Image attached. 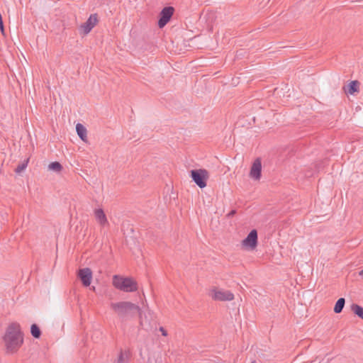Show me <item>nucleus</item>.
Wrapping results in <instances>:
<instances>
[{
  "label": "nucleus",
  "instance_id": "f257e3e1",
  "mask_svg": "<svg viewBox=\"0 0 363 363\" xmlns=\"http://www.w3.org/2000/svg\"><path fill=\"white\" fill-rule=\"evenodd\" d=\"M110 308L122 321L133 318L137 313L141 315V308L130 301L111 302Z\"/></svg>",
  "mask_w": 363,
  "mask_h": 363
},
{
  "label": "nucleus",
  "instance_id": "f03ea898",
  "mask_svg": "<svg viewBox=\"0 0 363 363\" xmlns=\"http://www.w3.org/2000/svg\"><path fill=\"white\" fill-rule=\"evenodd\" d=\"M4 340L8 352L13 353L18 351L23 342L20 325L17 323L9 325L4 335Z\"/></svg>",
  "mask_w": 363,
  "mask_h": 363
},
{
  "label": "nucleus",
  "instance_id": "7ed1b4c3",
  "mask_svg": "<svg viewBox=\"0 0 363 363\" xmlns=\"http://www.w3.org/2000/svg\"><path fill=\"white\" fill-rule=\"evenodd\" d=\"M113 285L118 289L125 292H134L138 290V283L130 277H122L118 275L113 277Z\"/></svg>",
  "mask_w": 363,
  "mask_h": 363
},
{
  "label": "nucleus",
  "instance_id": "20e7f679",
  "mask_svg": "<svg viewBox=\"0 0 363 363\" xmlns=\"http://www.w3.org/2000/svg\"><path fill=\"white\" fill-rule=\"evenodd\" d=\"M208 296L215 301H230L235 298L230 291L216 286H212L208 289Z\"/></svg>",
  "mask_w": 363,
  "mask_h": 363
},
{
  "label": "nucleus",
  "instance_id": "39448f33",
  "mask_svg": "<svg viewBox=\"0 0 363 363\" xmlns=\"http://www.w3.org/2000/svg\"><path fill=\"white\" fill-rule=\"evenodd\" d=\"M191 177L202 189L206 186V181L209 177V174L205 169H193L191 171Z\"/></svg>",
  "mask_w": 363,
  "mask_h": 363
},
{
  "label": "nucleus",
  "instance_id": "423d86ee",
  "mask_svg": "<svg viewBox=\"0 0 363 363\" xmlns=\"http://www.w3.org/2000/svg\"><path fill=\"white\" fill-rule=\"evenodd\" d=\"M242 247L247 250H254L257 246V232L252 230L241 242Z\"/></svg>",
  "mask_w": 363,
  "mask_h": 363
},
{
  "label": "nucleus",
  "instance_id": "0eeeda50",
  "mask_svg": "<svg viewBox=\"0 0 363 363\" xmlns=\"http://www.w3.org/2000/svg\"><path fill=\"white\" fill-rule=\"evenodd\" d=\"M174 8L172 6L164 7L160 13V19L158 21V26L163 28L170 20L173 13Z\"/></svg>",
  "mask_w": 363,
  "mask_h": 363
},
{
  "label": "nucleus",
  "instance_id": "6e6552de",
  "mask_svg": "<svg viewBox=\"0 0 363 363\" xmlns=\"http://www.w3.org/2000/svg\"><path fill=\"white\" fill-rule=\"evenodd\" d=\"M262 172V162L260 158H257L250 169V177L255 180H259Z\"/></svg>",
  "mask_w": 363,
  "mask_h": 363
},
{
  "label": "nucleus",
  "instance_id": "1a4fd4ad",
  "mask_svg": "<svg viewBox=\"0 0 363 363\" xmlns=\"http://www.w3.org/2000/svg\"><path fill=\"white\" fill-rule=\"evenodd\" d=\"M78 277L84 286H89L92 279V272L89 268H83L79 270Z\"/></svg>",
  "mask_w": 363,
  "mask_h": 363
},
{
  "label": "nucleus",
  "instance_id": "9d476101",
  "mask_svg": "<svg viewBox=\"0 0 363 363\" xmlns=\"http://www.w3.org/2000/svg\"><path fill=\"white\" fill-rule=\"evenodd\" d=\"M94 214L96 221L101 227L108 225L107 217L102 208L95 209L94 211Z\"/></svg>",
  "mask_w": 363,
  "mask_h": 363
},
{
  "label": "nucleus",
  "instance_id": "9b49d317",
  "mask_svg": "<svg viewBox=\"0 0 363 363\" xmlns=\"http://www.w3.org/2000/svg\"><path fill=\"white\" fill-rule=\"evenodd\" d=\"M98 21L96 14H92L89 16L85 23L82 25L81 28L83 29L85 34L89 33L91 29L95 26Z\"/></svg>",
  "mask_w": 363,
  "mask_h": 363
},
{
  "label": "nucleus",
  "instance_id": "f8f14e48",
  "mask_svg": "<svg viewBox=\"0 0 363 363\" xmlns=\"http://www.w3.org/2000/svg\"><path fill=\"white\" fill-rule=\"evenodd\" d=\"M76 130L79 137L84 142L87 141V130L86 128L81 123H77L76 125Z\"/></svg>",
  "mask_w": 363,
  "mask_h": 363
},
{
  "label": "nucleus",
  "instance_id": "ddd939ff",
  "mask_svg": "<svg viewBox=\"0 0 363 363\" xmlns=\"http://www.w3.org/2000/svg\"><path fill=\"white\" fill-rule=\"evenodd\" d=\"M359 91V82L358 81H352L348 84V93L350 94H353L355 92Z\"/></svg>",
  "mask_w": 363,
  "mask_h": 363
},
{
  "label": "nucleus",
  "instance_id": "4468645a",
  "mask_svg": "<svg viewBox=\"0 0 363 363\" xmlns=\"http://www.w3.org/2000/svg\"><path fill=\"white\" fill-rule=\"evenodd\" d=\"M345 303V300L344 298H339L335 305L334 312L336 313H341L344 308Z\"/></svg>",
  "mask_w": 363,
  "mask_h": 363
},
{
  "label": "nucleus",
  "instance_id": "2eb2a0df",
  "mask_svg": "<svg viewBox=\"0 0 363 363\" xmlns=\"http://www.w3.org/2000/svg\"><path fill=\"white\" fill-rule=\"evenodd\" d=\"M48 169L55 172H60L62 169V166L58 162H53L48 165Z\"/></svg>",
  "mask_w": 363,
  "mask_h": 363
},
{
  "label": "nucleus",
  "instance_id": "dca6fc26",
  "mask_svg": "<svg viewBox=\"0 0 363 363\" xmlns=\"http://www.w3.org/2000/svg\"><path fill=\"white\" fill-rule=\"evenodd\" d=\"M352 311L360 318L363 320V308L357 304H353L352 306Z\"/></svg>",
  "mask_w": 363,
  "mask_h": 363
},
{
  "label": "nucleus",
  "instance_id": "f3484780",
  "mask_svg": "<svg viewBox=\"0 0 363 363\" xmlns=\"http://www.w3.org/2000/svg\"><path fill=\"white\" fill-rule=\"evenodd\" d=\"M30 333L35 338H39L41 335L40 330L36 324H33L31 325Z\"/></svg>",
  "mask_w": 363,
  "mask_h": 363
},
{
  "label": "nucleus",
  "instance_id": "a211bd4d",
  "mask_svg": "<svg viewBox=\"0 0 363 363\" xmlns=\"http://www.w3.org/2000/svg\"><path fill=\"white\" fill-rule=\"evenodd\" d=\"M128 359V354L126 352H121L116 363H126Z\"/></svg>",
  "mask_w": 363,
  "mask_h": 363
},
{
  "label": "nucleus",
  "instance_id": "6ab92c4d",
  "mask_svg": "<svg viewBox=\"0 0 363 363\" xmlns=\"http://www.w3.org/2000/svg\"><path fill=\"white\" fill-rule=\"evenodd\" d=\"M28 165V160L23 162L22 164H20L17 166V167L15 169V172L16 173H21L22 171H23Z\"/></svg>",
  "mask_w": 363,
  "mask_h": 363
},
{
  "label": "nucleus",
  "instance_id": "aec40b11",
  "mask_svg": "<svg viewBox=\"0 0 363 363\" xmlns=\"http://www.w3.org/2000/svg\"><path fill=\"white\" fill-rule=\"evenodd\" d=\"M159 330L163 336H167V332L163 327H160Z\"/></svg>",
  "mask_w": 363,
  "mask_h": 363
},
{
  "label": "nucleus",
  "instance_id": "412c9836",
  "mask_svg": "<svg viewBox=\"0 0 363 363\" xmlns=\"http://www.w3.org/2000/svg\"><path fill=\"white\" fill-rule=\"evenodd\" d=\"M359 275L363 277V269L359 272Z\"/></svg>",
  "mask_w": 363,
  "mask_h": 363
},
{
  "label": "nucleus",
  "instance_id": "4be33fe9",
  "mask_svg": "<svg viewBox=\"0 0 363 363\" xmlns=\"http://www.w3.org/2000/svg\"><path fill=\"white\" fill-rule=\"evenodd\" d=\"M0 29H1V32H4V24L0 26Z\"/></svg>",
  "mask_w": 363,
  "mask_h": 363
},
{
  "label": "nucleus",
  "instance_id": "5701e85b",
  "mask_svg": "<svg viewBox=\"0 0 363 363\" xmlns=\"http://www.w3.org/2000/svg\"><path fill=\"white\" fill-rule=\"evenodd\" d=\"M235 213V211H232L230 213V215H233Z\"/></svg>",
  "mask_w": 363,
  "mask_h": 363
},
{
  "label": "nucleus",
  "instance_id": "b1692460",
  "mask_svg": "<svg viewBox=\"0 0 363 363\" xmlns=\"http://www.w3.org/2000/svg\"><path fill=\"white\" fill-rule=\"evenodd\" d=\"M3 25V21H2V18L1 19L0 21V26Z\"/></svg>",
  "mask_w": 363,
  "mask_h": 363
},
{
  "label": "nucleus",
  "instance_id": "393cba45",
  "mask_svg": "<svg viewBox=\"0 0 363 363\" xmlns=\"http://www.w3.org/2000/svg\"><path fill=\"white\" fill-rule=\"evenodd\" d=\"M251 363H257L256 361H252Z\"/></svg>",
  "mask_w": 363,
  "mask_h": 363
}]
</instances>
